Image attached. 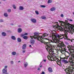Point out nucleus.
Instances as JSON below:
<instances>
[{"label": "nucleus", "mask_w": 74, "mask_h": 74, "mask_svg": "<svg viewBox=\"0 0 74 74\" xmlns=\"http://www.w3.org/2000/svg\"><path fill=\"white\" fill-rule=\"evenodd\" d=\"M60 22V24L61 25V26H63L64 28H62L61 26L59 25L58 24V23L57 22H53V23L55 24V26L56 29H58V30H60L61 32H63L64 31V34H61L60 35L58 34L55 35L54 34H52L50 36V37L52 38V40H51L50 39H47V38H42V36H40L39 35V34L37 32H35L34 34V36H30V37L32 39L34 38L35 40L37 39L38 41H40L41 42L44 43L46 46H45V48L47 49L48 52L50 51L51 50H55L53 49V48H55V46H54L52 45L51 44V42L53 43H58L59 41V39L60 38V37L63 36V38L65 37L66 39L67 40H69L71 41V42H73V40H74V39L71 40L70 39L68 38V37H67V35L68 34V32H69V30L67 29H65L67 27H69L70 26V23H66V22H64L62 21H58Z\"/></svg>", "instance_id": "1"}, {"label": "nucleus", "mask_w": 74, "mask_h": 74, "mask_svg": "<svg viewBox=\"0 0 74 74\" xmlns=\"http://www.w3.org/2000/svg\"><path fill=\"white\" fill-rule=\"evenodd\" d=\"M55 51H56V50H50V51H48L49 53H50L49 55L47 56V58H48V59L51 60V61H56L58 64L60 65L62 64L60 60L58 58H57V57H54V55L52 54V53L54 54L55 53Z\"/></svg>", "instance_id": "2"}, {"label": "nucleus", "mask_w": 74, "mask_h": 74, "mask_svg": "<svg viewBox=\"0 0 74 74\" xmlns=\"http://www.w3.org/2000/svg\"><path fill=\"white\" fill-rule=\"evenodd\" d=\"M58 48H59V51H62V52L66 51V46L63 44V42H61L59 45H58Z\"/></svg>", "instance_id": "3"}, {"label": "nucleus", "mask_w": 74, "mask_h": 74, "mask_svg": "<svg viewBox=\"0 0 74 74\" xmlns=\"http://www.w3.org/2000/svg\"><path fill=\"white\" fill-rule=\"evenodd\" d=\"M72 52H73L72 53V55L69 57L68 61L69 63H70L71 64H73V63H74V51L72 50Z\"/></svg>", "instance_id": "4"}, {"label": "nucleus", "mask_w": 74, "mask_h": 74, "mask_svg": "<svg viewBox=\"0 0 74 74\" xmlns=\"http://www.w3.org/2000/svg\"><path fill=\"white\" fill-rule=\"evenodd\" d=\"M71 69H72V67H71L70 66H69L68 68L66 69L65 70L66 74H71L70 73L72 71Z\"/></svg>", "instance_id": "5"}, {"label": "nucleus", "mask_w": 74, "mask_h": 74, "mask_svg": "<svg viewBox=\"0 0 74 74\" xmlns=\"http://www.w3.org/2000/svg\"><path fill=\"white\" fill-rule=\"evenodd\" d=\"M66 54H65V57H66V60L68 59V58H69V56H70V55H71H71H72V54H71V53H71V52H70V53H69V52L67 51H66Z\"/></svg>", "instance_id": "6"}, {"label": "nucleus", "mask_w": 74, "mask_h": 74, "mask_svg": "<svg viewBox=\"0 0 74 74\" xmlns=\"http://www.w3.org/2000/svg\"><path fill=\"white\" fill-rule=\"evenodd\" d=\"M6 68H7V66H5L4 68L2 70V71L3 74H5V73H7V69Z\"/></svg>", "instance_id": "7"}, {"label": "nucleus", "mask_w": 74, "mask_h": 74, "mask_svg": "<svg viewBox=\"0 0 74 74\" xmlns=\"http://www.w3.org/2000/svg\"><path fill=\"white\" fill-rule=\"evenodd\" d=\"M69 48H70V49H69V51H70L71 52V53L73 52H72L73 51H74L73 49V46L72 45L69 46Z\"/></svg>", "instance_id": "8"}, {"label": "nucleus", "mask_w": 74, "mask_h": 74, "mask_svg": "<svg viewBox=\"0 0 74 74\" xmlns=\"http://www.w3.org/2000/svg\"><path fill=\"white\" fill-rule=\"evenodd\" d=\"M31 21L33 22V23H36V20L34 18H32L31 20Z\"/></svg>", "instance_id": "9"}, {"label": "nucleus", "mask_w": 74, "mask_h": 74, "mask_svg": "<svg viewBox=\"0 0 74 74\" xmlns=\"http://www.w3.org/2000/svg\"><path fill=\"white\" fill-rule=\"evenodd\" d=\"M48 70L49 73H52L53 71L51 67H49L48 68Z\"/></svg>", "instance_id": "10"}, {"label": "nucleus", "mask_w": 74, "mask_h": 74, "mask_svg": "<svg viewBox=\"0 0 74 74\" xmlns=\"http://www.w3.org/2000/svg\"><path fill=\"white\" fill-rule=\"evenodd\" d=\"M62 62L65 64H66V63H69V61H68L67 60H63Z\"/></svg>", "instance_id": "11"}, {"label": "nucleus", "mask_w": 74, "mask_h": 74, "mask_svg": "<svg viewBox=\"0 0 74 74\" xmlns=\"http://www.w3.org/2000/svg\"><path fill=\"white\" fill-rule=\"evenodd\" d=\"M34 42L35 41L34 40H31L30 41V42L32 45H34Z\"/></svg>", "instance_id": "12"}, {"label": "nucleus", "mask_w": 74, "mask_h": 74, "mask_svg": "<svg viewBox=\"0 0 74 74\" xmlns=\"http://www.w3.org/2000/svg\"><path fill=\"white\" fill-rule=\"evenodd\" d=\"M23 49H26V45L24 44L23 46Z\"/></svg>", "instance_id": "13"}, {"label": "nucleus", "mask_w": 74, "mask_h": 74, "mask_svg": "<svg viewBox=\"0 0 74 74\" xmlns=\"http://www.w3.org/2000/svg\"><path fill=\"white\" fill-rule=\"evenodd\" d=\"M2 35L3 36H4V37H5L6 36H7V34H6V33H5L4 32H3L2 33Z\"/></svg>", "instance_id": "14"}, {"label": "nucleus", "mask_w": 74, "mask_h": 74, "mask_svg": "<svg viewBox=\"0 0 74 74\" xmlns=\"http://www.w3.org/2000/svg\"><path fill=\"white\" fill-rule=\"evenodd\" d=\"M56 8H55L53 7L51 8L50 10L51 11H55L56 10Z\"/></svg>", "instance_id": "15"}, {"label": "nucleus", "mask_w": 74, "mask_h": 74, "mask_svg": "<svg viewBox=\"0 0 74 74\" xmlns=\"http://www.w3.org/2000/svg\"><path fill=\"white\" fill-rule=\"evenodd\" d=\"M18 33H21L22 31V29L21 28H19L18 29Z\"/></svg>", "instance_id": "16"}, {"label": "nucleus", "mask_w": 74, "mask_h": 74, "mask_svg": "<svg viewBox=\"0 0 74 74\" xmlns=\"http://www.w3.org/2000/svg\"><path fill=\"white\" fill-rule=\"evenodd\" d=\"M23 9H24V8L22 6H20L19 7V10H23Z\"/></svg>", "instance_id": "17"}, {"label": "nucleus", "mask_w": 74, "mask_h": 74, "mask_svg": "<svg viewBox=\"0 0 74 74\" xmlns=\"http://www.w3.org/2000/svg\"><path fill=\"white\" fill-rule=\"evenodd\" d=\"M18 42H21V39L20 38H18L17 39Z\"/></svg>", "instance_id": "18"}, {"label": "nucleus", "mask_w": 74, "mask_h": 74, "mask_svg": "<svg viewBox=\"0 0 74 74\" xmlns=\"http://www.w3.org/2000/svg\"><path fill=\"white\" fill-rule=\"evenodd\" d=\"M52 2V1L51 0H48L47 2L48 4H49V3H51Z\"/></svg>", "instance_id": "19"}, {"label": "nucleus", "mask_w": 74, "mask_h": 74, "mask_svg": "<svg viewBox=\"0 0 74 74\" xmlns=\"http://www.w3.org/2000/svg\"><path fill=\"white\" fill-rule=\"evenodd\" d=\"M28 65V63L27 62H26L25 64H24V66L25 67H26L27 66V65Z\"/></svg>", "instance_id": "20"}, {"label": "nucleus", "mask_w": 74, "mask_h": 74, "mask_svg": "<svg viewBox=\"0 0 74 74\" xmlns=\"http://www.w3.org/2000/svg\"><path fill=\"white\" fill-rule=\"evenodd\" d=\"M11 38L12 40H15L16 38H15V37L14 36H12L11 37Z\"/></svg>", "instance_id": "21"}, {"label": "nucleus", "mask_w": 74, "mask_h": 74, "mask_svg": "<svg viewBox=\"0 0 74 74\" xmlns=\"http://www.w3.org/2000/svg\"><path fill=\"white\" fill-rule=\"evenodd\" d=\"M12 55H16V52L13 51L12 52Z\"/></svg>", "instance_id": "22"}, {"label": "nucleus", "mask_w": 74, "mask_h": 74, "mask_svg": "<svg viewBox=\"0 0 74 74\" xmlns=\"http://www.w3.org/2000/svg\"><path fill=\"white\" fill-rule=\"evenodd\" d=\"M4 16L5 17H7V16H8V14H7V13H4Z\"/></svg>", "instance_id": "23"}, {"label": "nucleus", "mask_w": 74, "mask_h": 74, "mask_svg": "<svg viewBox=\"0 0 74 74\" xmlns=\"http://www.w3.org/2000/svg\"><path fill=\"white\" fill-rule=\"evenodd\" d=\"M26 35H27V33H25L24 34H22L21 35V37H23V36H26Z\"/></svg>", "instance_id": "24"}, {"label": "nucleus", "mask_w": 74, "mask_h": 74, "mask_svg": "<svg viewBox=\"0 0 74 74\" xmlns=\"http://www.w3.org/2000/svg\"><path fill=\"white\" fill-rule=\"evenodd\" d=\"M23 38L25 40H27V37L26 36H25L23 37Z\"/></svg>", "instance_id": "25"}, {"label": "nucleus", "mask_w": 74, "mask_h": 74, "mask_svg": "<svg viewBox=\"0 0 74 74\" xmlns=\"http://www.w3.org/2000/svg\"><path fill=\"white\" fill-rule=\"evenodd\" d=\"M47 33L44 34H43V36H42H42H43V37H45L46 36H47Z\"/></svg>", "instance_id": "26"}, {"label": "nucleus", "mask_w": 74, "mask_h": 74, "mask_svg": "<svg viewBox=\"0 0 74 74\" xmlns=\"http://www.w3.org/2000/svg\"><path fill=\"white\" fill-rule=\"evenodd\" d=\"M60 60H62L61 59H66V57H64L63 58H60Z\"/></svg>", "instance_id": "27"}, {"label": "nucleus", "mask_w": 74, "mask_h": 74, "mask_svg": "<svg viewBox=\"0 0 74 74\" xmlns=\"http://www.w3.org/2000/svg\"><path fill=\"white\" fill-rule=\"evenodd\" d=\"M35 13L37 15H38L39 14V13L37 11H35Z\"/></svg>", "instance_id": "28"}, {"label": "nucleus", "mask_w": 74, "mask_h": 74, "mask_svg": "<svg viewBox=\"0 0 74 74\" xmlns=\"http://www.w3.org/2000/svg\"><path fill=\"white\" fill-rule=\"evenodd\" d=\"M40 7H42V8H45V6L41 5H40Z\"/></svg>", "instance_id": "29"}, {"label": "nucleus", "mask_w": 74, "mask_h": 74, "mask_svg": "<svg viewBox=\"0 0 74 74\" xmlns=\"http://www.w3.org/2000/svg\"><path fill=\"white\" fill-rule=\"evenodd\" d=\"M41 18L42 19H46V17L45 16H42L41 17Z\"/></svg>", "instance_id": "30"}, {"label": "nucleus", "mask_w": 74, "mask_h": 74, "mask_svg": "<svg viewBox=\"0 0 74 74\" xmlns=\"http://www.w3.org/2000/svg\"><path fill=\"white\" fill-rule=\"evenodd\" d=\"M11 10L10 9L8 10V12H11Z\"/></svg>", "instance_id": "31"}, {"label": "nucleus", "mask_w": 74, "mask_h": 74, "mask_svg": "<svg viewBox=\"0 0 74 74\" xmlns=\"http://www.w3.org/2000/svg\"><path fill=\"white\" fill-rule=\"evenodd\" d=\"M13 7L14 9H16V6H15V5H13Z\"/></svg>", "instance_id": "32"}, {"label": "nucleus", "mask_w": 74, "mask_h": 74, "mask_svg": "<svg viewBox=\"0 0 74 74\" xmlns=\"http://www.w3.org/2000/svg\"><path fill=\"white\" fill-rule=\"evenodd\" d=\"M60 16L61 17H62V18H63V17H64V15L63 14H61Z\"/></svg>", "instance_id": "33"}, {"label": "nucleus", "mask_w": 74, "mask_h": 74, "mask_svg": "<svg viewBox=\"0 0 74 74\" xmlns=\"http://www.w3.org/2000/svg\"><path fill=\"white\" fill-rule=\"evenodd\" d=\"M0 22H3V20L2 19L0 20Z\"/></svg>", "instance_id": "34"}, {"label": "nucleus", "mask_w": 74, "mask_h": 74, "mask_svg": "<svg viewBox=\"0 0 74 74\" xmlns=\"http://www.w3.org/2000/svg\"><path fill=\"white\" fill-rule=\"evenodd\" d=\"M41 74H45V73L44 72H42Z\"/></svg>", "instance_id": "35"}, {"label": "nucleus", "mask_w": 74, "mask_h": 74, "mask_svg": "<svg viewBox=\"0 0 74 74\" xmlns=\"http://www.w3.org/2000/svg\"><path fill=\"white\" fill-rule=\"evenodd\" d=\"M40 68H38V71H39V70H40Z\"/></svg>", "instance_id": "36"}, {"label": "nucleus", "mask_w": 74, "mask_h": 74, "mask_svg": "<svg viewBox=\"0 0 74 74\" xmlns=\"http://www.w3.org/2000/svg\"><path fill=\"white\" fill-rule=\"evenodd\" d=\"M25 50H24L23 51V53H25Z\"/></svg>", "instance_id": "37"}, {"label": "nucleus", "mask_w": 74, "mask_h": 74, "mask_svg": "<svg viewBox=\"0 0 74 74\" xmlns=\"http://www.w3.org/2000/svg\"><path fill=\"white\" fill-rule=\"evenodd\" d=\"M11 63L12 64H13V61H11Z\"/></svg>", "instance_id": "38"}, {"label": "nucleus", "mask_w": 74, "mask_h": 74, "mask_svg": "<svg viewBox=\"0 0 74 74\" xmlns=\"http://www.w3.org/2000/svg\"><path fill=\"white\" fill-rule=\"evenodd\" d=\"M43 61H44V62H46V60H44Z\"/></svg>", "instance_id": "39"}, {"label": "nucleus", "mask_w": 74, "mask_h": 74, "mask_svg": "<svg viewBox=\"0 0 74 74\" xmlns=\"http://www.w3.org/2000/svg\"><path fill=\"white\" fill-rule=\"evenodd\" d=\"M73 49L74 50V45H73Z\"/></svg>", "instance_id": "40"}, {"label": "nucleus", "mask_w": 74, "mask_h": 74, "mask_svg": "<svg viewBox=\"0 0 74 74\" xmlns=\"http://www.w3.org/2000/svg\"><path fill=\"white\" fill-rule=\"evenodd\" d=\"M29 47H32V45H29Z\"/></svg>", "instance_id": "41"}, {"label": "nucleus", "mask_w": 74, "mask_h": 74, "mask_svg": "<svg viewBox=\"0 0 74 74\" xmlns=\"http://www.w3.org/2000/svg\"><path fill=\"white\" fill-rule=\"evenodd\" d=\"M70 21H73L72 20L70 19Z\"/></svg>", "instance_id": "42"}, {"label": "nucleus", "mask_w": 74, "mask_h": 74, "mask_svg": "<svg viewBox=\"0 0 74 74\" xmlns=\"http://www.w3.org/2000/svg\"><path fill=\"white\" fill-rule=\"evenodd\" d=\"M42 67V66L41 65L40 66V67Z\"/></svg>", "instance_id": "43"}, {"label": "nucleus", "mask_w": 74, "mask_h": 74, "mask_svg": "<svg viewBox=\"0 0 74 74\" xmlns=\"http://www.w3.org/2000/svg\"><path fill=\"white\" fill-rule=\"evenodd\" d=\"M73 14L74 15V12H73Z\"/></svg>", "instance_id": "44"}, {"label": "nucleus", "mask_w": 74, "mask_h": 74, "mask_svg": "<svg viewBox=\"0 0 74 74\" xmlns=\"http://www.w3.org/2000/svg\"><path fill=\"white\" fill-rule=\"evenodd\" d=\"M5 74H8V73H6Z\"/></svg>", "instance_id": "45"}, {"label": "nucleus", "mask_w": 74, "mask_h": 74, "mask_svg": "<svg viewBox=\"0 0 74 74\" xmlns=\"http://www.w3.org/2000/svg\"><path fill=\"white\" fill-rule=\"evenodd\" d=\"M18 62H20V61H18Z\"/></svg>", "instance_id": "46"}, {"label": "nucleus", "mask_w": 74, "mask_h": 74, "mask_svg": "<svg viewBox=\"0 0 74 74\" xmlns=\"http://www.w3.org/2000/svg\"><path fill=\"white\" fill-rule=\"evenodd\" d=\"M5 0H3V1H5Z\"/></svg>", "instance_id": "47"}, {"label": "nucleus", "mask_w": 74, "mask_h": 74, "mask_svg": "<svg viewBox=\"0 0 74 74\" xmlns=\"http://www.w3.org/2000/svg\"><path fill=\"white\" fill-rule=\"evenodd\" d=\"M73 66H74V63H73Z\"/></svg>", "instance_id": "48"}, {"label": "nucleus", "mask_w": 74, "mask_h": 74, "mask_svg": "<svg viewBox=\"0 0 74 74\" xmlns=\"http://www.w3.org/2000/svg\"><path fill=\"white\" fill-rule=\"evenodd\" d=\"M64 39H65V40H66V38H64Z\"/></svg>", "instance_id": "49"}, {"label": "nucleus", "mask_w": 74, "mask_h": 74, "mask_svg": "<svg viewBox=\"0 0 74 74\" xmlns=\"http://www.w3.org/2000/svg\"><path fill=\"white\" fill-rule=\"evenodd\" d=\"M11 25H13V24H11Z\"/></svg>", "instance_id": "50"}, {"label": "nucleus", "mask_w": 74, "mask_h": 74, "mask_svg": "<svg viewBox=\"0 0 74 74\" xmlns=\"http://www.w3.org/2000/svg\"><path fill=\"white\" fill-rule=\"evenodd\" d=\"M0 3H1V2H0Z\"/></svg>", "instance_id": "51"}]
</instances>
